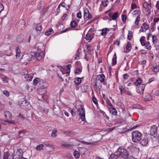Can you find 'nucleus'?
Segmentation results:
<instances>
[{
	"label": "nucleus",
	"mask_w": 159,
	"mask_h": 159,
	"mask_svg": "<svg viewBox=\"0 0 159 159\" xmlns=\"http://www.w3.org/2000/svg\"><path fill=\"white\" fill-rule=\"evenodd\" d=\"M5 153L7 154L8 159H27L22 157L23 151L20 148H17L14 150L13 155L8 152H6Z\"/></svg>",
	"instance_id": "nucleus-1"
},
{
	"label": "nucleus",
	"mask_w": 159,
	"mask_h": 159,
	"mask_svg": "<svg viewBox=\"0 0 159 159\" xmlns=\"http://www.w3.org/2000/svg\"><path fill=\"white\" fill-rule=\"evenodd\" d=\"M120 159H127L129 156L128 151L122 147H120L116 152Z\"/></svg>",
	"instance_id": "nucleus-2"
},
{
	"label": "nucleus",
	"mask_w": 159,
	"mask_h": 159,
	"mask_svg": "<svg viewBox=\"0 0 159 159\" xmlns=\"http://www.w3.org/2000/svg\"><path fill=\"white\" fill-rule=\"evenodd\" d=\"M142 134L138 131H134L132 133V139L133 142L137 143L139 141L142 139Z\"/></svg>",
	"instance_id": "nucleus-3"
},
{
	"label": "nucleus",
	"mask_w": 159,
	"mask_h": 159,
	"mask_svg": "<svg viewBox=\"0 0 159 159\" xmlns=\"http://www.w3.org/2000/svg\"><path fill=\"white\" fill-rule=\"evenodd\" d=\"M145 37L144 36H142L140 39V41L142 46H145L146 49H150L151 46L148 41H146Z\"/></svg>",
	"instance_id": "nucleus-4"
},
{
	"label": "nucleus",
	"mask_w": 159,
	"mask_h": 159,
	"mask_svg": "<svg viewBox=\"0 0 159 159\" xmlns=\"http://www.w3.org/2000/svg\"><path fill=\"white\" fill-rule=\"evenodd\" d=\"M94 34L93 33V30L92 28H91L88 31L87 34L85 36L86 39L89 42H90L93 38V35Z\"/></svg>",
	"instance_id": "nucleus-5"
},
{
	"label": "nucleus",
	"mask_w": 159,
	"mask_h": 159,
	"mask_svg": "<svg viewBox=\"0 0 159 159\" xmlns=\"http://www.w3.org/2000/svg\"><path fill=\"white\" fill-rule=\"evenodd\" d=\"M77 113L79 115L81 116V118L82 121H84L85 119V113L84 108L81 106L77 111Z\"/></svg>",
	"instance_id": "nucleus-6"
},
{
	"label": "nucleus",
	"mask_w": 159,
	"mask_h": 159,
	"mask_svg": "<svg viewBox=\"0 0 159 159\" xmlns=\"http://www.w3.org/2000/svg\"><path fill=\"white\" fill-rule=\"evenodd\" d=\"M84 12V18L85 19L88 20L92 18V15L89 12V10L88 8L86 7H84L83 8Z\"/></svg>",
	"instance_id": "nucleus-7"
},
{
	"label": "nucleus",
	"mask_w": 159,
	"mask_h": 159,
	"mask_svg": "<svg viewBox=\"0 0 159 159\" xmlns=\"http://www.w3.org/2000/svg\"><path fill=\"white\" fill-rule=\"evenodd\" d=\"M27 70L24 69L22 72V75H24V78L26 80L30 81L32 80V77L31 76H29Z\"/></svg>",
	"instance_id": "nucleus-8"
},
{
	"label": "nucleus",
	"mask_w": 159,
	"mask_h": 159,
	"mask_svg": "<svg viewBox=\"0 0 159 159\" xmlns=\"http://www.w3.org/2000/svg\"><path fill=\"white\" fill-rule=\"evenodd\" d=\"M25 20L22 19L19 20L17 24L19 29H23L25 26Z\"/></svg>",
	"instance_id": "nucleus-9"
},
{
	"label": "nucleus",
	"mask_w": 159,
	"mask_h": 159,
	"mask_svg": "<svg viewBox=\"0 0 159 159\" xmlns=\"http://www.w3.org/2000/svg\"><path fill=\"white\" fill-rule=\"evenodd\" d=\"M145 85L144 84H143L140 86H139L137 90V92L140 94H142L143 93V91L144 90Z\"/></svg>",
	"instance_id": "nucleus-10"
},
{
	"label": "nucleus",
	"mask_w": 159,
	"mask_h": 159,
	"mask_svg": "<svg viewBox=\"0 0 159 159\" xmlns=\"http://www.w3.org/2000/svg\"><path fill=\"white\" fill-rule=\"evenodd\" d=\"M157 128L155 125H153L151 128L150 133L151 135L155 136L157 135Z\"/></svg>",
	"instance_id": "nucleus-11"
},
{
	"label": "nucleus",
	"mask_w": 159,
	"mask_h": 159,
	"mask_svg": "<svg viewBox=\"0 0 159 159\" xmlns=\"http://www.w3.org/2000/svg\"><path fill=\"white\" fill-rule=\"evenodd\" d=\"M79 143H76V144H69L66 143L64 142L63 143H62L61 146L63 147H64L65 148H70L73 146L74 145H79Z\"/></svg>",
	"instance_id": "nucleus-12"
},
{
	"label": "nucleus",
	"mask_w": 159,
	"mask_h": 159,
	"mask_svg": "<svg viewBox=\"0 0 159 159\" xmlns=\"http://www.w3.org/2000/svg\"><path fill=\"white\" fill-rule=\"evenodd\" d=\"M21 101L22 102L21 103L20 106L21 107H23V108H24V107H26L29 104V102H28L27 100L25 99H22Z\"/></svg>",
	"instance_id": "nucleus-13"
},
{
	"label": "nucleus",
	"mask_w": 159,
	"mask_h": 159,
	"mask_svg": "<svg viewBox=\"0 0 159 159\" xmlns=\"http://www.w3.org/2000/svg\"><path fill=\"white\" fill-rule=\"evenodd\" d=\"M148 143V139L146 137L143 139L140 142L141 144L143 146H146Z\"/></svg>",
	"instance_id": "nucleus-14"
},
{
	"label": "nucleus",
	"mask_w": 159,
	"mask_h": 159,
	"mask_svg": "<svg viewBox=\"0 0 159 159\" xmlns=\"http://www.w3.org/2000/svg\"><path fill=\"white\" fill-rule=\"evenodd\" d=\"M144 98L147 101H150L152 99L151 95L148 93H146L144 95Z\"/></svg>",
	"instance_id": "nucleus-15"
},
{
	"label": "nucleus",
	"mask_w": 159,
	"mask_h": 159,
	"mask_svg": "<svg viewBox=\"0 0 159 159\" xmlns=\"http://www.w3.org/2000/svg\"><path fill=\"white\" fill-rule=\"evenodd\" d=\"M88 85L87 84H84L81 87V90L82 92H86L88 89Z\"/></svg>",
	"instance_id": "nucleus-16"
},
{
	"label": "nucleus",
	"mask_w": 159,
	"mask_h": 159,
	"mask_svg": "<svg viewBox=\"0 0 159 159\" xmlns=\"http://www.w3.org/2000/svg\"><path fill=\"white\" fill-rule=\"evenodd\" d=\"M132 48L131 44L129 42H128L127 44L126 47V52H128Z\"/></svg>",
	"instance_id": "nucleus-17"
},
{
	"label": "nucleus",
	"mask_w": 159,
	"mask_h": 159,
	"mask_svg": "<svg viewBox=\"0 0 159 159\" xmlns=\"http://www.w3.org/2000/svg\"><path fill=\"white\" fill-rule=\"evenodd\" d=\"M118 158H119V157L118 156L117 153H116V154H115L113 153H112L110 155V156L109 157V159H118Z\"/></svg>",
	"instance_id": "nucleus-18"
},
{
	"label": "nucleus",
	"mask_w": 159,
	"mask_h": 159,
	"mask_svg": "<svg viewBox=\"0 0 159 159\" xmlns=\"http://www.w3.org/2000/svg\"><path fill=\"white\" fill-rule=\"evenodd\" d=\"M109 31L107 28L103 29L101 30L102 32L100 34L102 35H106Z\"/></svg>",
	"instance_id": "nucleus-19"
},
{
	"label": "nucleus",
	"mask_w": 159,
	"mask_h": 159,
	"mask_svg": "<svg viewBox=\"0 0 159 159\" xmlns=\"http://www.w3.org/2000/svg\"><path fill=\"white\" fill-rule=\"evenodd\" d=\"M53 33V30L51 28L49 29L45 32V34L47 36H48Z\"/></svg>",
	"instance_id": "nucleus-20"
},
{
	"label": "nucleus",
	"mask_w": 159,
	"mask_h": 159,
	"mask_svg": "<svg viewBox=\"0 0 159 159\" xmlns=\"http://www.w3.org/2000/svg\"><path fill=\"white\" fill-rule=\"evenodd\" d=\"M118 13L117 12L114 13L112 15L111 18L112 20H116L119 16Z\"/></svg>",
	"instance_id": "nucleus-21"
},
{
	"label": "nucleus",
	"mask_w": 159,
	"mask_h": 159,
	"mask_svg": "<svg viewBox=\"0 0 159 159\" xmlns=\"http://www.w3.org/2000/svg\"><path fill=\"white\" fill-rule=\"evenodd\" d=\"M152 70L153 72H157L159 71V67L156 65L153 66L152 68Z\"/></svg>",
	"instance_id": "nucleus-22"
},
{
	"label": "nucleus",
	"mask_w": 159,
	"mask_h": 159,
	"mask_svg": "<svg viewBox=\"0 0 159 159\" xmlns=\"http://www.w3.org/2000/svg\"><path fill=\"white\" fill-rule=\"evenodd\" d=\"M16 52V57L17 58L19 57H20V50L18 47H17Z\"/></svg>",
	"instance_id": "nucleus-23"
},
{
	"label": "nucleus",
	"mask_w": 159,
	"mask_h": 159,
	"mask_svg": "<svg viewBox=\"0 0 159 159\" xmlns=\"http://www.w3.org/2000/svg\"><path fill=\"white\" fill-rule=\"evenodd\" d=\"M110 112L112 115H116L117 113V112L116 109L113 107L110 108Z\"/></svg>",
	"instance_id": "nucleus-24"
},
{
	"label": "nucleus",
	"mask_w": 159,
	"mask_h": 159,
	"mask_svg": "<svg viewBox=\"0 0 159 159\" xmlns=\"http://www.w3.org/2000/svg\"><path fill=\"white\" fill-rule=\"evenodd\" d=\"M78 25V23L75 20H72L70 23V27L71 28L75 27Z\"/></svg>",
	"instance_id": "nucleus-25"
},
{
	"label": "nucleus",
	"mask_w": 159,
	"mask_h": 159,
	"mask_svg": "<svg viewBox=\"0 0 159 159\" xmlns=\"http://www.w3.org/2000/svg\"><path fill=\"white\" fill-rule=\"evenodd\" d=\"M43 145L42 144H40L37 146L36 149L37 151H40L43 149Z\"/></svg>",
	"instance_id": "nucleus-26"
},
{
	"label": "nucleus",
	"mask_w": 159,
	"mask_h": 159,
	"mask_svg": "<svg viewBox=\"0 0 159 159\" xmlns=\"http://www.w3.org/2000/svg\"><path fill=\"white\" fill-rule=\"evenodd\" d=\"M4 115L7 119L11 118V114L9 111L5 112Z\"/></svg>",
	"instance_id": "nucleus-27"
},
{
	"label": "nucleus",
	"mask_w": 159,
	"mask_h": 159,
	"mask_svg": "<svg viewBox=\"0 0 159 159\" xmlns=\"http://www.w3.org/2000/svg\"><path fill=\"white\" fill-rule=\"evenodd\" d=\"M141 29H144L146 30L149 29V27L146 23H144L141 26Z\"/></svg>",
	"instance_id": "nucleus-28"
},
{
	"label": "nucleus",
	"mask_w": 159,
	"mask_h": 159,
	"mask_svg": "<svg viewBox=\"0 0 159 159\" xmlns=\"http://www.w3.org/2000/svg\"><path fill=\"white\" fill-rule=\"evenodd\" d=\"M75 82L76 85L79 84L81 82V78L79 77L76 78L75 80Z\"/></svg>",
	"instance_id": "nucleus-29"
},
{
	"label": "nucleus",
	"mask_w": 159,
	"mask_h": 159,
	"mask_svg": "<svg viewBox=\"0 0 159 159\" xmlns=\"http://www.w3.org/2000/svg\"><path fill=\"white\" fill-rule=\"evenodd\" d=\"M116 54L115 53L114 54V57L112 58V65H116Z\"/></svg>",
	"instance_id": "nucleus-30"
},
{
	"label": "nucleus",
	"mask_w": 159,
	"mask_h": 159,
	"mask_svg": "<svg viewBox=\"0 0 159 159\" xmlns=\"http://www.w3.org/2000/svg\"><path fill=\"white\" fill-rule=\"evenodd\" d=\"M140 14L138 15V16L137 17L135 20V24L137 25H138L139 24V22L140 20Z\"/></svg>",
	"instance_id": "nucleus-31"
},
{
	"label": "nucleus",
	"mask_w": 159,
	"mask_h": 159,
	"mask_svg": "<svg viewBox=\"0 0 159 159\" xmlns=\"http://www.w3.org/2000/svg\"><path fill=\"white\" fill-rule=\"evenodd\" d=\"M74 155L75 157L76 158H78L80 156L79 153L77 151H75L74 152Z\"/></svg>",
	"instance_id": "nucleus-32"
},
{
	"label": "nucleus",
	"mask_w": 159,
	"mask_h": 159,
	"mask_svg": "<svg viewBox=\"0 0 159 159\" xmlns=\"http://www.w3.org/2000/svg\"><path fill=\"white\" fill-rule=\"evenodd\" d=\"M36 30L38 31H41L42 29V26L40 24H38L36 26Z\"/></svg>",
	"instance_id": "nucleus-33"
},
{
	"label": "nucleus",
	"mask_w": 159,
	"mask_h": 159,
	"mask_svg": "<svg viewBox=\"0 0 159 159\" xmlns=\"http://www.w3.org/2000/svg\"><path fill=\"white\" fill-rule=\"evenodd\" d=\"M37 55L35 57V58L38 60H40L42 58V56L41 54V53L37 52Z\"/></svg>",
	"instance_id": "nucleus-34"
},
{
	"label": "nucleus",
	"mask_w": 159,
	"mask_h": 159,
	"mask_svg": "<svg viewBox=\"0 0 159 159\" xmlns=\"http://www.w3.org/2000/svg\"><path fill=\"white\" fill-rule=\"evenodd\" d=\"M133 33L131 31H129V33L128 34L127 38L129 40H131V37L133 36Z\"/></svg>",
	"instance_id": "nucleus-35"
},
{
	"label": "nucleus",
	"mask_w": 159,
	"mask_h": 159,
	"mask_svg": "<svg viewBox=\"0 0 159 159\" xmlns=\"http://www.w3.org/2000/svg\"><path fill=\"white\" fill-rule=\"evenodd\" d=\"M37 52H31V54L30 55H29L30 57V56H31L32 57L31 59H34V58L36 56V55H37Z\"/></svg>",
	"instance_id": "nucleus-36"
},
{
	"label": "nucleus",
	"mask_w": 159,
	"mask_h": 159,
	"mask_svg": "<svg viewBox=\"0 0 159 159\" xmlns=\"http://www.w3.org/2000/svg\"><path fill=\"white\" fill-rule=\"evenodd\" d=\"M57 130L56 129H54L51 134V136L52 137H55L57 136Z\"/></svg>",
	"instance_id": "nucleus-37"
},
{
	"label": "nucleus",
	"mask_w": 159,
	"mask_h": 159,
	"mask_svg": "<svg viewBox=\"0 0 159 159\" xmlns=\"http://www.w3.org/2000/svg\"><path fill=\"white\" fill-rule=\"evenodd\" d=\"M152 42L154 44H156L157 42L158 39H157L155 35H153L152 36Z\"/></svg>",
	"instance_id": "nucleus-38"
},
{
	"label": "nucleus",
	"mask_w": 159,
	"mask_h": 159,
	"mask_svg": "<svg viewBox=\"0 0 159 159\" xmlns=\"http://www.w3.org/2000/svg\"><path fill=\"white\" fill-rule=\"evenodd\" d=\"M92 99H93V102L96 105L98 109V101L97 100L96 98L95 97H93V98Z\"/></svg>",
	"instance_id": "nucleus-39"
},
{
	"label": "nucleus",
	"mask_w": 159,
	"mask_h": 159,
	"mask_svg": "<svg viewBox=\"0 0 159 159\" xmlns=\"http://www.w3.org/2000/svg\"><path fill=\"white\" fill-rule=\"evenodd\" d=\"M100 113L102 114V115L105 118H107L108 120L109 119V117L106 115L104 111L100 110Z\"/></svg>",
	"instance_id": "nucleus-40"
},
{
	"label": "nucleus",
	"mask_w": 159,
	"mask_h": 159,
	"mask_svg": "<svg viewBox=\"0 0 159 159\" xmlns=\"http://www.w3.org/2000/svg\"><path fill=\"white\" fill-rule=\"evenodd\" d=\"M42 82L43 84V85L41 86V87L42 89L48 87V84L47 82Z\"/></svg>",
	"instance_id": "nucleus-41"
},
{
	"label": "nucleus",
	"mask_w": 159,
	"mask_h": 159,
	"mask_svg": "<svg viewBox=\"0 0 159 159\" xmlns=\"http://www.w3.org/2000/svg\"><path fill=\"white\" fill-rule=\"evenodd\" d=\"M142 80L141 78H138L137 80H136V81L135 82V84H137V86L138 85H139L141 83H142Z\"/></svg>",
	"instance_id": "nucleus-42"
},
{
	"label": "nucleus",
	"mask_w": 159,
	"mask_h": 159,
	"mask_svg": "<svg viewBox=\"0 0 159 159\" xmlns=\"http://www.w3.org/2000/svg\"><path fill=\"white\" fill-rule=\"evenodd\" d=\"M143 7L145 8H147L149 10V5L147 2H144L143 3Z\"/></svg>",
	"instance_id": "nucleus-43"
},
{
	"label": "nucleus",
	"mask_w": 159,
	"mask_h": 159,
	"mask_svg": "<svg viewBox=\"0 0 159 159\" xmlns=\"http://www.w3.org/2000/svg\"><path fill=\"white\" fill-rule=\"evenodd\" d=\"M71 65L70 64H69L67 66V69L66 70L67 71V73H69L70 72V69L71 67Z\"/></svg>",
	"instance_id": "nucleus-44"
},
{
	"label": "nucleus",
	"mask_w": 159,
	"mask_h": 159,
	"mask_svg": "<svg viewBox=\"0 0 159 159\" xmlns=\"http://www.w3.org/2000/svg\"><path fill=\"white\" fill-rule=\"evenodd\" d=\"M86 48H87V52L88 53H90L91 51V46L89 45H86Z\"/></svg>",
	"instance_id": "nucleus-45"
},
{
	"label": "nucleus",
	"mask_w": 159,
	"mask_h": 159,
	"mask_svg": "<svg viewBox=\"0 0 159 159\" xmlns=\"http://www.w3.org/2000/svg\"><path fill=\"white\" fill-rule=\"evenodd\" d=\"M99 80V77L98 76L96 78V80L94 82H95V87L97 88L98 87V81Z\"/></svg>",
	"instance_id": "nucleus-46"
},
{
	"label": "nucleus",
	"mask_w": 159,
	"mask_h": 159,
	"mask_svg": "<svg viewBox=\"0 0 159 159\" xmlns=\"http://www.w3.org/2000/svg\"><path fill=\"white\" fill-rule=\"evenodd\" d=\"M5 121L8 123H9L12 124V125H15L16 124V122L14 120H7Z\"/></svg>",
	"instance_id": "nucleus-47"
},
{
	"label": "nucleus",
	"mask_w": 159,
	"mask_h": 159,
	"mask_svg": "<svg viewBox=\"0 0 159 159\" xmlns=\"http://www.w3.org/2000/svg\"><path fill=\"white\" fill-rule=\"evenodd\" d=\"M119 89L120 90V94L122 95L123 93L125 91L124 89L122 86H120L119 87Z\"/></svg>",
	"instance_id": "nucleus-48"
},
{
	"label": "nucleus",
	"mask_w": 159,
	"mask_h": 159,
	"mask_svg": "<svg viewBox=\"0 0 159 159\" xmlns=\"http://www.w3.org/2000/svg\"><path fill=\"white\" fill-rule=\"evenodd\" d=\"M127 16L126 15L123 14L121 16L122 20L123 21H125L126 19Z\"/></svg>",
	"instance_id": "nucleus-49"
},
{
	"label": "nucleus",
	"mask_w": 159,
	"mask_h": 159,
	"mask_svg": "<svg viewBox=\"0 0 159 159\" xmlns=\"http://www.w3.org/2000/svg\"><path fill=\"white\" fill-rule=\"evenodd\" d=\"M102 4L104 6H107L108 5V1L107 0H105V2L102 1Z\"/></svg>",
	"instance_id": "nucleus-50"
},
{
	"label": "nucleus",
	"mask_w": 159,
	"mask_h": 159,
	"mask_svg": "<svg viewBox=\"0 0 159 159\" xmlns=\"http://www.w3.org/2000/svg\"><path fill=\"white\" fill-rule=\"evenodd\" d=\"M77 17L79 18H81L82 17L81 12L80 11H79L77 14Z\"/></svg>",
	"instance_id": "nucleus-51"
},
{
	"label": "nucleus",
	"mask_w": 159,
	"mask_h": 159,
	"mask_svg": "<svg viewBox=\"0 0 159 159\" xmlns=\"http://www.w3.org/2000/svg\"><path fill=\"white\" fill-rule=\"evenodd\" d=\"M39 79L38 78H37L36 79H35L33 81V84L34 85H35L37 84L39 81Z\"/></svg>",
	"instance_id": "nucleus-52"
},
{
	"label": "nucleus",
	"mask_w": 159,
	"mask_h": 159,
	"mask_svg": "<svg viewBox=\"0 0 159 159\" xmlns=\"http://www.w3.org/2000/svg\"><path fill=\"white\" fill-rule=\"evenodd\" d=\"M81 72V70L79 68L76 69L75 73L76 74H80Z\"/></svg>",
	"instance_id": "nucleus-53"
},
{
	"label": "nucleus",
	"mask_w": 159,
	"mask_h": 159,
	"mask_svg": "<svg viewBox=\"0 0 159 159\" xmlns=\"http://www.w3.org/2000/svg\"><path fill=\"white\" fill-rule=\"evenodd\" d=\"M137 8V6L134 3H132L131 5V8L133 10Z\"/></svg>",
	"instance_id": "nucleus-54"
},
{
	"label": "nucleus",
	"mask_w": 159,
	"mask_h": 159,
	"mask_svg": "<svg viewBox=\"0 0 159 159\" xmlns=\"http://www.w3.org/2000/svg\"><path fill=\"white\" fill-rule=\"evenodd\" d=\"M156 25V23H152V27L151 28V30H152V31H153L155 30L154 26Z\"/></svg>",
	"instance_id": "nucleus-55"
},
{
	"label": "nucleus",
	"mask_w": 159,
	"mask_h": 159,
	"mask_svg": "<svg viewBox=\"0 0 159 159\" xmlns=\"http://www.w3.org/2000/svg\"><path fill=\"white\" fill-rule=\"evenodd\" d=\"M3 93L7 96H9V93L6 90H4L3 92Z\"/></svg>",
	"instance_id": "nucleus-56"
},
{
	"label": "nucleus",
	"mask_w": 159,
	"mask_h": 159,
	"mask_svg": "<svg viewBox=\"0 0 159 159\" xmlns=\"http://www.w3.org/2000/svg\"><path fill=\"white\" fill-rule=\"evenodd\" d=\"M26 131L25 130H20L19 131V134L20 135H21L22 136H23L25 132Z\"/></svg>",
	"instance_id": "nucleus-57"
},
{
	"label": "nucleus",
	"mask_w": 159,
	"mask_h": 159,
	"mask_svg": "<svg viewBox=\"0 0 159 159\" xmlns=\"http://www.w3.org/2000/svg\"><path fill=\"white\" fill-rule=\"evenodd\" d=\"M69 110L70 111L72 116H74L75 114V113L73 111V110L71 108H69Z\"/></svg>",
	"instance_id": "nucleus-58"
},
{
	"label": "nucleus",
	"mask_w": 159,
	"mask_h": 159,
	"mask_svg": "<svg viewBox=\"0 0 159 159\" xmlns=\"http://www.w3.org/2000/svg\"><path fill=\"white\" fill-rule=\"evenodd\" d=\"M4 7L2 4L0 3V13L3 10Z\"/></svg>",
	"instance_id": "nucleus-59"
},
{
	"label": "nucleus",
	"mask_w": 159,
	"mask_h": 159,
	"mask_svg": "<svg viewBox=\"0 0 159 159\" xmlns=\"http://www.w3.org/2000/svg\"><path fill=\"white\" fill-rule=\"evenodd\" d=\"M133 107L135 108L140 109V106L138 105L135 104L133 105Z\"/></svg>",
	"instance_id": "nucleus-60"
},
{
	"label": "nucleus",
	"mask_w": 159,
	"mask_h": 159,
	"mask_svg": "<svg viewBox=\"0 0 159 159\" xmlns=\"http://www.w3.org/2000/svg\"><path fill=\"white\" fill-rule=\"evenodd\" d=\"M6 54L7 56H10L11 54V51L10 50H9L8 52H6Z\"/></svg>",
	"instance_id": "nucleus-61"
},
{
	"label": "nucleus",
	"mask_w": 159,
	"mask_h": 159,
	"mask_svg": "<svg viewBox=\"0 0 159 159\" xmlns=\"http://www.w3.org/2000/svg\"><path fill=\"white\" fill-rule=\"evenodd\" d=\"M129 75L128 74H125L124 75V79H127V77H129Z\"/></svg>",
	"instance_id": "nucleus-62"
},
{
	"label": "nucleus",
	"mask_w": 159,
	"mask_h": 159,
	"mask_svg": "<svg viewBox=\"0 0 159 159\" xmlns=\"http://www.w3.org/2000/svg\"><path fill=\"white\" fill-rule=\"evenodd\" d=\"M159 20V18H154L153 20V21L154 22V23H155L156 22H157Z\"/></svg>",
	"instance_id": "nucleus-63"
},
{
	"label": "nucleus",
	"mask_w": 159,
	"mask_h": 159,
	"mask_svg": "<svg viewBox=\"0 0 159 159\" xmlns=\"http://www.w3.org/2000/svg\"><path fill=\"white\" fill-rule=\"evenodd\" d=\"M156 8L158 10H159V1H158L156 5Z\"/></svg>",
	"instance_id": "nucleus-64"
}]
</instances>
